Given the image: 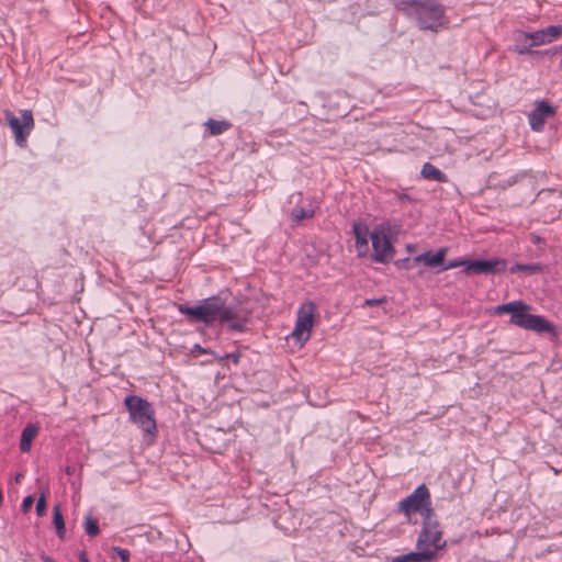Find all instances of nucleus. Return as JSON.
<instances>
[{"mask_svg": "<svg viewBox=\"0 0 562 562\" xmlns=\"http://www.w3.org/2000/svg\"><path fill=\"white\" fill-rule=\"evenodd\" d=\"M194 349L201 353H214L212 350L202 348L200 345H195Z\"/></svg>", "mask_w": 562, "mask_h": 562, "instance_id": "2f4dec72", "label": "nucleus"}, {"mask_svg": "<svg viewBox=\"0 0 562 562\" xmlns=\"http://www.w3.org/2000/svg\"><path fill=\"white\" fill-rule=\"evenodd\" d=\"M447 255V248H440L437 252L426 251L414 258L416 262H422L427 267L435 268L443 265Z\"/></svg>", "mask_w": 562, "mask_h": 562, "instance_id": "2eb2a0df", "label": "nucleus"}, {"mask_svg": "<svg viewBox=\"0 0 562 562\" xmlns=\"http://www.w3.org/2000/svg\"><path fill=\"white\" fill-rule=\"evenodd\" d=\"M385 302H386L385 297L368 299V300L364 301V305L366 306H375V305H380V304L385 303Z\"/></svg>", "mask_w": 562, "mask_h": 562, "instance_id": "7c9ffc66", "label": "nucleus"}, {"mask_svg": "<svg viewBox=\"0 0 562 562\" xmlns=\"http://www.w3.org/2000/svg\"><path fill=\"white\" fill-rule=\"evenodd\" d=\"M46 508H47L46 497L44 494H42L36 502L35 509H36L37 516H40V517L44 516L46 513Z\"/></svg>", "mask_w": 562, "mask_h": 562, "instance_id": "393cba45", "label": "nucleus"}, {"mask_svg": "<svg viewBox=\"0 0 562 562\" xmlns=\"http://www.w3.org/2000/svg\"><path fill=\"white\" fill-rule=\"evenodd\" d=\"M467 261L468 260H450L448 263H446L443 266V270H449V269H453V268H457V267H461L463 266L464 269L467 268Z\"/></svg>", "mask_w": 562, "mask_h": 562, "instance_id": "cd10ccee", "label": "nucleus"}, {"mask_svg": "<svg viewBox=\"0 0 562 562\" xmlns=\"http://www.w3.org/2000/svg\"><path fill=\"white\" fill-rule=\"evenodd\" d=\"M430 492L425 484L419 485L414 492L402 499L398 504V509L404 515L409 516L413 513H417L424 505L428 504L430 499Z\"/></svg>", "mask_w": 562, "mask_h": 562, "instance_id": "1a4fd4ad", "label": "nucleus"}, {"mask_svg": "<svg viewBox=\"0 0 562 562\" xmlns=\"http://www.w3.org/2000/svg\"><path fill=\"white\" fill-rule=\"evenodd\" d=\"M555 114V109L546 100L536 102L535 109L530 112L528 119L530 127L536 132H541L549 117Z\"/></svg>", "mask_w": 562, "mask_h": 562, "instance_id": "f8f14e48", "label": "nucleus"}, {"mask_svg": "<svg viewBox=\"0 0 562 562\" xmlns=\"http://www.w3.org/2000/svg\"><path fill=\"white\" fill-rule=\"evenodd\" d=\"M124 403L131 420L138 425L144 432L154 434L156 431L154 409L149 402L136 395H128Z\"/></svg>", "mask_w": 562, "mask_h": 562, "instance_id": "f03ea898", "label": "nucleus"}, {"mask_svg": "<svg viewBox=\"0 0 562 562\" xmlns=\"http://www.w3.org/2000/svg\"><path fill=\"white\" fill-rule=\"evenodd\" d=\"M79 562H89V559H88L87 553L85 551H81L79 553Z\"/></svg>", "mask_w": 562, "mask_h": 562, "instance_id": "473e14b6", "label": "nucleus"}, {"mask_svg": "<svg viewBox=\"0 0 562 562\" xmlns=\"http://www.w3.org/2000/svg\"><path fill=\"white\" fill-rule=\"evenodd\" d=\"M395 7L416 21L420 30L437 32L447 23L445 7L438 0H393Z\"/></svg>", "mask_w": 562, "mask_h": 562, "instance_id": "f257e3e1", "label": "nucleus"}, {"mask_svg": "<svg viewBox=\"0 0 562 562\" xmlns=\"http://www.w3.org/2000/svg\"><path fill=\"white\" fill-rule=\"evenodd\" d=\"M5 116L11 127L15 143L20 147H24L26 145V139L31 134L34 127L33 114L31 111L25 110L22 112L21 117H16L12 114V112L7 111Z\"/></svg>", "mask_w": 562, "mask_h": 562, "instance_id": "423d86ee", "label": "nucleus"}, {"mask_svg": "<svg viewBox=\"0 0 562 562\" xmlns=\"http://www.w3.org/2000/svg\"><path fill=\"white\" fill-rule=\"evenodd\" d=\"M249 319V312L240 306H225L220 299V312L216 322L233 331H244Z\"/></svg>", "mask_w": 562, "mask_h": 562, "instance_id": "39448f33", "label": "nucleus"}, {"mask_svg": "<svg viewBox=\"0 0 562 562\" xmlns=\"http://www.w3.org/2000/svg\"><path fill=\"white\" fill-rule=\"evenodd\" d=\"M353 231L356 234V245H357V248L360 250L362 247H366L368 245V240H367L366 236H363L360 233V229L357 225H355Z\"/></svg>", "mask_w": 562, "mask_h": 562, "instance_id": "a878e982", "label": "nucleus"}, {"mask_svg": "<svg viewBox=\"0 0 562 562\" xmlns=\"http://www.w3.org/2000/svg\"><path fill=\"white\" fill-rule=\"evenodd\" d=\"M422 176L425 179L434 180L437 182H447L448 177L446 173H443L441 170H439L437 167L431 165L430 162L424 164L422 168Z\"/></svg>", "mask_w": 562, "mask_h": 562, "instance_id": "f3484780", "label": "nucleus"}, {"mask_svg": "<svg viewBox=\"0 0 562 562\" xmlns=\"http://www.w3.org/2000/svg\"><path fill=\"white\" fill-rule=\"evenodd\" d=\"M435 557V550L423 547L417 549L416 552H409L394 558L393 562H430Z\"/></svg>", "mask_w": 562, "mask_h": 562, "instance_id": "4468645a", "label": "nucleus"}, {"mask_svg": "<svg viewBox=\"0 0 562 562\" xmlns=\"http://www.w3.org/2000/svg\"><path fill=\"white\" fill-rule=\"evenodd\" d=\"M42 561L43 562H55L50 557L46 555V554H43L41 557Z\"/></svg>", "mask_w": 562, "mask_h": 562, "instance_id": "72a5a7b5", "label": "nucleus"}, {"mask_svg": "<svg viewBox=\"0 0 562 562\" xmlns=\"http://www.w3.org/2000/svg\"><path fill=\"white\" fill-rule=\"evenodd\" d=\"M561 34V25H550L546 29L532 33H525V37L531 40V46H539L551 43L552 41L559 38Z\"/></svg>", "mask_w": 562, "mask_h": 562, "instance_id": "ddd939ff", "label": "nucleus"}, {"mask_svg": "<svg viewBox=\"0 0 562 562\" xmlns=\"http://www.w3.org/2000/svg\"><path fill=\"white\" fill-rule=\"evenodd\" d=\"M506 268V261L502 259L492 260H468L464 272L467 274H494Z\"/></svg>", "mask_w": 562, "mask_h": 562, "instance_id": "9b49d317", "label": "nucleus"}, {"mask_svg": "<svg viewBox=\"0 0 562 562\" xmlns=\"http://www.w3.org/2000/svg\"><path fill=\"white\" fill-rule=\"evenodd\" d=\"M178 311L183 314L190 323H203L210 326L216 322L220 312V297L205 299L194 306L178 304Z\"/></svg>", "mask_w": 562, "mask_h": 562, "instance_id": "20e7f679", "label": "nucleus"}, {"mask_svg": "<svg viewBox=\"0 0 562 562\" xmlns=\"http://www.w3.org/2000/svg\"><path fill=\"white\" fill-rule=\"evenodd\" d=\"M34 503L33 496H26L22 502V512L27 513Z\"/></svg>", "mask_w": 562, "mask_h": 562, "instance_id": "c85d7f7f", "label": "nucleus"}, {"mask_svg": "<svg viewBox=\"0 0 562 562\" xmlns=\"http://www.w3.org/2000/svg\"><path fill=\"white\" fill-rule=\"evenodd\" d=\"M113 551L119 555L122 562H128L130 561V552L126 549H122L119 547H114Z\"/></svg>", "mask_w": 562, "mask_h": 562, "instance_id": "bb28decb", "label": "nucleus"}, {"mask_svg": "<svg viewBox=\"0 0 562 562\" xmlns=\"http://www.w3.org/2000/svg\"><path fill=\"white\" fill-rule=\"evenodd\" d=\"M37 431H38V428L35 425H33V424H29L22 430L21 440H20V450L22 452L30 451L31 445H32V440L37 435Z\"/></svg>", "mask_w": 562, "mask_h": 562, "instance_id": "dca6fc26", "label": "nucleus"}, {"mask_svg": "<svg viewBox=\"0 0 562 562\" xmlns=\"http://www.w3.org/2000/svg\"><path fill=\"white\" fill-rule=\"evenodd\" d=\"M540 270H541L540 266L536 265V263H529V265L516 263L510 268L512 273L517 272V271H525L527 273L532 274V273L539 272Z\"/></svg>", "mask_w": 562, "mask_h": 562, "instance_id": "4be33fe9", "label": "nucleus"}, {"mask_svg": "<svg viewBox=\"0 0 562 562\" xmlns=\"http://www.w3.org/2000/svg\"><path fill=\"white\" fill-rule=\"evenodd\" d=\"M205 125L209 127L212 135H220L231 127V123L227 121H216L210 119Z\"/></svg>", "mask_w": 562, "mask_h": 562, "instance_id": "6ab92c4d", "label": "nucleus"}, {"mask_svg": "<svg viewBox=\"0 0 562 562\" xmlns=\"http://www.w3.org/2000/svg\"><path fill=\"white\" fill-rule=\"evenodd\" d=\"M53 524L56 528L58 538L63 540L65 538L66 529H65V521H64V517H63L59 505L54 506Z\"/></svg>", "mask_w": 562, "mask_h": 562, "instance_id": "a211bd4d", "label": "nucleus"}, {"mask_svg": "<svg viewBox=\"0 0 562 562\" xmlns=\"http://www.w3.org/2000/svg\"><path fill=\"white\" fill-rule=\"evenodd\" d=\"M423 547L435 550V553L446 547V541L442 540V531L440 530L439 521L422 524L416 548L420 549Z\"/></svg>", "mask_w": 562, "mask_h": 562, "instance_id": "6e6552de", "label": "nucleus"}, {"mask_svg": "<svg viewBox=\"0 0 562 562\" xmlns=\"http://www.w3.org/2000/svg\"><path fill=\"white\" fill-rule=\"evenodd\" d=\"M22 477H23V474H21V473L16 474V476H15V482H16V483H20V481L22 480Z\"/></svg>", "mask_w": 562, "mask_h": 562, "instance_id": "c9c22d12", "label": "nucleus"}, {"mask_svg": "<svg viewBox=\"0 0 562 562\" xmlns=\"http://www.w3.org/2000/svg\"><path fill=\"white\" fill-rule=\"evenodd\" d=\"M520 302L521 301H513V302H509V303H506V304H502V305H497L495 308H494V313L495 314H504V313H509L510 316L514 315V313L516 312V308L520 306Z\"/></svg>", "mask_w": 562, "mask_h": 562, "instance_id": "412c9836", "label": "nucleus"}, {"mask_svg": "<svg viewBox=\"0 0 562 562\" xmlns=\"http://www.w3.org/2000/svg\"><path fill=\"white\" fill-rule=\"evenodd\" d=\"M529 310L530 306L521 301L519 308L517 307L514 315L510 316V323L538 334L548 333L552 337L558 336V330L553 323L549 322L543 316L529 314Z\"/></svg>", "mask_w": 562, "mask_h": 562, "instance_id": "7ed1b4c3", "label": "nucleus"}, {"mask_svg": "<svg viewBox=\"0 0 562 562\" xmlns=\"http://www.w3.org/2000/svg\"><path fill=\"white\" fill-rule=\"evenodd\" d=\"M401 202L411 201L409 196L407 194H401L398 196Z\"/></svg>", "mask_w": 562, "mask_h": 562, "instance_id": "f704fd0d", "label": "nucleus"}, {"mask_svg": "<svg viewBox=\"0 0 562 562\" xmlns=\"http://www.w3.org/2000/svg\"><path fill=\"white\" fill-rule=\"evenodd\" d=\"M85 529L87 535H89L90 537H95L100 532L97 520L92 519L91 517L86 518Z\"/></svg>", "mask_w": 562, "mask_h": 562, "instance_id": "b1692460", "label": "nucleus"}, {"mask_svg": "<svg viewBox=\"0 0 562 562\" xmlns=\"http://www.w3.org/2000/svg\"><path fill=\"white\" fill-rule=\"evenodd\" d=\"M316 306L313 302L308 301L301 305L297 311V318L292 337L300 342H305L311 336V330L314 323V314Z\"/></svg>", "mask_w": 562, "mask_h": 562, "instance_id": "0eeeda50", "label": "nucleus"}, {"mask_svg": "<svg viewBox=\"0 0 562 562\" xmlns=\"http://www.w3.org/2000/svg\"><path fill=\"white\" fill-rule=\"evenodd\" d=\"M417 513H419L423 518L422 524L438 521L437 515L431 506V498L428 501V504L424 505L422 509L417 510Z\"/></svg>", "mask_w": 562, "mask_h": 562, "instance_id": "aec40b11", "label": "nucleus"}, {"mask_svg": "<svg viewBox=\"0 0 562 562\" xmlns=\"http://www.w3.org/2000/svg\"><path fill=\"white\" fill-rule=\"evenodd\" d=\"M373 254L372 259L376 262H389L393 258V246L387 236L382 232H373L371 234Z\"/></svg>", "mask_w": 562, "mask_h": 562, "instance_id": "9d476101", "label": "nucleus"}, {"mask_svg": "<svg viewBox=\"0 0 562 562\" xmlns=\"http://www.w3.org/2000/svg\"><path fill=\"white\" fill-rule=\"evenodd\" d=\"M221 360L223 359H229L232 360L235 364H237L239 362V359H240V353L239 352H231V353H226L222 357H220Z\"/></svg>", "mask_w": 562, "mask_h": 562, "instance_id": "c756f323", "label": "nucleus"}, {"mask_svg": "<svg viewBox=\"0 0 562 562\" xmlns=\"http://www.w3.org/2000/svg\"><path fill=\"white\" fill-rule=\"evenodd\" d=\"M292 218L295 222H300L304 218H311L314 216L313 210H305L303 207H295L291 213Z\"/></svg>", "mask_w": 562, "mask_h": 562, "instance_id": "5701e85b", "label": "nucleus"}]
</instances>
